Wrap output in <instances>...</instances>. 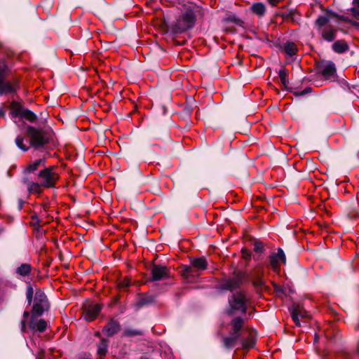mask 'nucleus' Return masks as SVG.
<instances>
[{
    "instance_id": "cd10ccee",
    "label": "nucleus",
    "mask_w": 359,
    "mask_h": 359,
    "mask_svg": "<svg viewBox=\"0 0 359 359\" xmlns=\"http://www.w3.org/2000/svg\"><path fill=\"white\" fill-rule=\"evenodd\" d=\"M45 162L46 161L44 158L36 159L29 165L27 170L29 171H34L37 170L39 167L44 165Z\"/></svg>"
},
{
    "instance_id": "2f4dec72",
    "label": "nucleus",
    "mask_w": 359,
    "mask_h": 359,
    "mask_svg": "<svg viewBox=\"0 0 359 359\" xmlns=\"http://www.w3.org/2000/svg\"><path fill=\"white\" fill-rule=\"evenodd\" d=\"M29 316V311H25L23 313V319L20 322L21 327L20 330L22 333H25L26 330V322L25 320Z\"/></svg>"
},
{
    "instance_id": "c756f323",
    "label": "nucleus",
    "mask_w": 359,
    "mask_h": 359,
    "mask_svg": "<svg viewBox=\"0 0 359 359\" xmlns=\"http://www.w3.org/2000/svg\"><path fill=\"white\" fill-rule=\"evenodd\" d=\"M25 138L22 136H18L15 139V144L17 147L23 151H27L29 149L27 146L23 144Z\"/></svg>"
},
{
    "instance_id": "6ab92c4d",
    "label": "nucleus",
    "mask_w": 359,
    "mask_h": 359,
    "mask_svg": "<svg viewBox=\"0 0 359 359\" xmlns=\"http://www.w3.org/2000/svg\"><path fill=\"white\" fill-rule=\"evenodd\" d=\"M332 49L335 53H343L348 50V46L346 41L339 40L332 44Z\"/></svg>"
},
{
    "instance_id": "4468645a",
    "label": "nucleus",
    "mask_w": 359,
    "mask_h": 359,
    "mask_svg": "<svg viewBox=\"0 0 359 359\" xmlns=\"http://www.w3.org/2000/svg\"><path fill=\"white\" fill-rule=\"evenodd\" d=\"M321 37L328 42L333 41L336 38L337 29L331 26L318 30Z\"/></svg>"
},
{
    "instance_id": "6e6552de",
    "label": "nucleus",
    "mask_w": 359,
    "mask_h": 359,
    "mask_svg": "<svg viewBox=\"0 0 359 359\" xmlns=\"http://www.w3.org/2000/svg\"><path fill=\"white\" fill-rule=\"evenodd\" d=\"M269 264L271 269L276 273L280 271V263H286V257L283 250L279 248L276 253H272L269 257Z\"/></svg>"
},
{
    "instance_id": "1a4fd4ad",
    "label": "nucleus",
    "mask_w": 359,
    "mask_h": 359,
    "mask_svg": "<svg viewBox=\"0 0 359 359\" xmlns=\"http://www.w3.org/2000/svg\"><path fill=\"white\" fill-rule=\"evenodd\" d=\"M289 311L293 321L297 326L300 325V318H306L309 317L308 312L301 305L297 304H293L289 308Z\"/></svg>"
},
{
    "instance_id": "bb28decb",
    "label": "nucleus",
    "mask_w": 359,
    "mask_h": 359,
    "mask_svg": "<svg viewBox=\"0 0 359 359\" xmlns=\"http://www.w3.org/2000/svg\"><path fill=\"white\" fill-rule=\"evenodd\" d=\"M31 265L29 264H22L20 266H18L15 269L16 273L22 276H25L28 275L31 272Z\"/></svg>"
},
{
    "instance_id": "e433bc0d",
    "label": "nucleus",
    "mask_w": 359,
    "mask_h": 359,
    "mask_svg": "<svg viewBox=\"0 0 359 359\" xmlns=\"http://www.w3.org/2000/svg\"><path fill=\"white\" fill-rule=\"evenodd\" d=\"M242 254L243 257L246 259H250L251 257L250 253L245 249L242 250Z\"/></svg>"
},
{
    "instance_id": "a19ab883",
    "label": "nucleus",
    "mask_w": 359,
    "mask_h": 359,
    "mask_svg": "<svg viewBox=\"0 0 359 359\" xmlns=\"http://www.w3.org/2000/svg\"><path fill=\"white\" fill-rule=\"evenodd\" d=\"M353 7H356L359 8V0H353Z\"/></svg>"
},
{
    "instance_id": "5701e85b",
    "label": "nucleus",
    "mask_w": 359,
    "mask_h": 359,
    "mask_svg": "<svg viewBox=\"0 0 359 359\" xmlns=\"http://www.w3.org/2000/svg\"><path fill=\"white\" fill-rule=\"evenodd\" d=\"M41 187H42V185H41V183L39 182H31L27 184V190L29 194H37V195L40 194L42 191Z\"/></svg>"
},
{
    "instance_id": "4c0bfd02",
    "label": "nucleus",
    "mask_w": 359,
    "mask_h": 359,
    "mask_svg": "<svg viewBox=\"0 0 359 359\" xmlns=\"http://www.w3.org/2000/svg\"><path fill=\"white\" fill-rule=\"evenodd\" d=\"M151 301L149 300H147L146 298H142L141 299V300L139 302L138 304L140 306H143L146 304H148L149 302H150Z\"/></svg>"
},
{
    "instance_id": "ddd939ff",
    "label": "nucleus",
    "mask_w": 359,
    "mask_h": 359,
    "mask_svg": "<svg viewBox=\"0 0 359 359\" xmlns=\"http://www.w3.org/2000/svg\"><path fill=\"white\" fill-rule=\"evenodd\" d=\"M319 70L324 77L328 79L335 74L336 67L334 62L329 61L319 66Z\"/></svg>"
},
{
    "instance_id": "393cba45",
    "label": "nucleus",
    "mask_w": 359,
    "mask_h": 359,
    "mask_svg": "<svg viewBox=\"0 0 359 359\" xmlns=\"http://www.w3.org/2000/svg\"><path fill=\"white\" fill-rule=\"evenodd\" d=\"M109 341L106 339H102L97 347V355L102 358L107 352Z\"/></svg>"
},
{
    "instance_id": "39448f33",
    "label": "nucleus",
    "mask_w": 359,
    "mask_h": 359,
    "mask_svg": "<svg viewBox=\"0 0 359 359\" xmlns=\"http://www.w3.org/2000/svg\"><path fill=\"white\" fill-rule=\"evenodd\" d=\"M26 134L30 138V144L34 147L43 146L48 141L45 133L41 129L31 126L27 127Z\"/></svg>"
},
{
    "instance_id": "412c9836",
    "label": "nucleus",
    "mask_w": 359,
    "mask_h": 359,
    "mask_svg": "<svg viewBox=\"0 0 359 359\" xmlns=\"http://www.w3.org/2000/svg\"><path fill=\"white\" fill-rule=\"evenodd\" d=\"M239 285V280L236 278H230L225 280L221 284V288L223 290H231L236 288Z\"/></svg>"
},
{
    "instance_id": "f704fd0d",
    "label": "nucleus",
    "mask_w": 359,
    "mask_h": 359,
    "mask_svg": "<svg viewBox=\"0 0 359 359\" xmlns=\"http://www.w3.org/2000/svg\"><path fill=\"white\" fill-rule=\"evenodd\" d=\"M184 271L187 275H189L191 276H194L195 271H194V268L192 266V265L184 266Z\"/></svg>"
},
{
    "instance_id": "423d86ee",
    "label": "nucleus",
    "mask_w": 359,
    "mask_h": 359,
    "mask_svg": "<svg viewBox=\"0 0 359 359\" xmlns=\"http://www.w3.org/2000/svg\"><path fill=\"white\" fill-rule=\"evenodd\" d=\"M48 308V302L46 295L41 290L36 291L32 307L33 315L40 316Z\"/></svg>"
},
{
    "instance_id": "2eb2a0df",
    "label": "nucleus",
    "mask_w": 359,
    "mask_h": 359,
    "mask_svg": "<svg viewBox=\"0 0 359 359\" xmlns=\"http://www.w3.org/2000/svg\"><path fill=\"white\" fill-rule=\"evenodd\" d=\"M334 16L332 12L327 11L324 14L320 15L316 20V26L317 29H321L326 27V25L330 22L331 19Z\"/></svg>"
},
{
    "instance_id": "79ce46f5",
    "label": "nucleus",
    "mask_w": 359,
    "mask_h": 359,
    "mask_svg": "<svg viewBox=\"0 0 359 359\" xmlns=\"http://www.w3.org/2000/svg\"><path fill=\"white\" fill-rule=\"evenodd\" d=\"M22 208V203H20L18 206V209L21 210Z\"/></svg>"
},
{
    "instance_id": "dca6fc26",
    "label": "nucleus",
    "mask_w": 359,
    "mask_h": 359,
    "mask_svg": "<svg viewBox=\"0 0 359 359\" xmlns=\"http://www.w3.org/2000/svg\"><path fill=\"white\" fill-rule=\"evenodd\" d=\"M120 330V325L118 322L115 320L109 321L104 327L103 331L108 336H113L116 334Z\"/></svg>"
},
{
    "instance_id": "f3484780",
    "label": "nucleus",
    "mask_w": 359,
    "mask_h": 359,
    "mask_svg": "<svg viewBox=\"0 0 359 359\" xmlns=\"http://www.w3.org/2000/svg\"><path fill=\"white\" fill-rule=\"evenodd\" d=\"M191 264L197 271H204L208 266V262L204 257L191 259Z\"/></svg>"
},
{
    "instance_id": "f257e3e1",
    "label": "nucleus",
    "mask_w": 359,
    "mask_h": 359,
    "mask_svg": "<svg viewBox=\"0 0 359 359\" xmlns=\"http://www.w3.org/2000/svg\"><path fill=\"white\" fill-rule=\"evenodd\" d=\"M196 11L195 8H186L177 18L175 25V29L177 32L182 33L193 28L196 24Z\"/></svg>"
},
{
    "instance_id": "ea45409f",
    "label": "nucleus",
    "mask_w": 359,
    "mask_h": 359,
    "mask_svg": "<svg viewBox=\"0 0 359 359\" xmlns=\"http://www.w3.org/2000/svg\"><path fill=\"white\" fill-rule=\"evenodd\" d=\"M278 1L279 0H268L269 3L273 6H275L278 4Z\"/></svg>"
},
{
    "instance_id": "c9c22d12",
    "label": "nucleus",
    "mask_w": 359,
    "mask_h": 359,
    "mask_svg": "<svg viewBox=\"0 0 359 359\" xmlns=\"http://www.w3.org/2000/svg\"><path fill=\"white\" fill-rule=\"evenodd\" d=\"M350 12L354 18L359 20V8H358L352 7L350 9Z\"/></svg>"
},
{
    "instance_id": "37998d69",
    "label": "nucleus",
    "mask_w": 359,
    "mask_h": 359,
    "mask_svg": "<svg viewBox=\"0 0 359 359\" xmlns=\"http://www.w3.org/2000/svg\"><path fill=\"white\" fill-rule=\"evenodd\" d=\"M4 113L2 111H0V115L4 116Z\"/></svg>"
},
{
    "instance_id": "aec40b11",
    "label": "nucleus",
    "mask_w": 359,
    "mask_h": 359,
    "mask_svg": "<svg viewBox=\"0 0 359 359\" xmlns=\"http://www.w3.org/2000/svg\"><path fill=\"white\" fill-rule=\"evenodd\" d=\"M240 339L241 341L242 346L246 348L252 347L255 344V338L252 332H250L247 337H245L242 334Z\"/></svg>"
},
{
    "instance_id": "9b49d317",
    "label": "nucleus",
    "mask_w": 359,
    "mask_h": 359,
    "mask_svg": "<svg viewBox=\"0 0 359 359\" xmlns=\"http://www.w3.org/2000/svg\"><path fill=\"white\" fill-rule=\"evenodd\" d=\"M101 311V306L100 305L95 304H90L86 309H85L84 312V318L87 321H92L100 313Z\"/></svg>"
},
{
    "instance_id": "0eeeda50",
    "label": "nucleus",
    "mask_w": 359,
    "mask_h": 359,
    "mask_svg": "<svg viewBox=\"0 0 359 359\" xmlns=\"http://www.w3.org/2000/svg\"><path fill=\"white\" fill-rule=\"evenodd\" d=\"M13 116L15 118V122L20 126V122L25 119L34 123L37 118L36 115L29 109H16L12 111Z\"/></svg>"
},
{
    "instance_id": "7ed1b4c3",
    "label": "nucleus",
    "mask_w": 359,
    "mask_h": 359,
    "mask_svg": "<svg viewBox=\"0 0 359 359\" xmlns=\"http://www.w3.org/2000/svg\"><path fill=\"white\" fill-rule=\"evenodd\" d=\"M248 299L245 294L242 292L233 293L229 299V309L228 313L233 314L236 312L245 313Z\"/></svg>"
},
{
    "instance_id": "a211bd4d",
    "label": "nucleus",
    "mask_w": 359,
    "mask_h": 359,
    "mask_svg": "<svg viewBox=\"0 0 359 359\" xmlns=\"http://www.w3.org/2000/svg\"><path fill=\"white\" fill-rule=\"evenodd\" d=\"M240 337H241L238 335L232 334V333L230 332V335L229 337H226L223 339V344L224 347L226 348H231L234 347Z\"/></svg>"
},
{
    "instance_id": "c85d7f7f",
    "label": "nucleus",
    "mask_w": 359,
    "mask_h": 359,
    "mask_svg": "<svg viewBox=\"0 0 359 359\" xmlns=\"http://www.w3.org/2000/svg\"><path fill=\"white\" fill-rule=\"evenodd\" d=\"M278 76L280 77L281 83L284 86H286L289 83L288 79H287V76H288L287 71L284 68L280 69L278 72Z\"/></svg>"
},
{
    "instance_id": "20e7f679",
    "label": "nucleus",
    "mask_w": 359,
    "mask_h": 359,
    "mask_svg": "<svg viewBox=\"0 0 359 359\" xmlns=\"http://www.w3.org/2000/svg\"><path fill=\"white\" fill-rule=\"evenodd\" d=\"M8 71V68L5 60L0 59V95L15 93L18 88L17 81L11 83L5 81Z\"/></svg>"
},
{
    "instance_id": "473e14b6",
    "label": "nucleus",
    "mask_w": 359,
    "mask_h": 359,
    "mask_svg": "<svg viewBox=\"0 0 359 359\" xmlns=\"http://www.w3.org/2000/svg\"><path fill=\"white\" fill-rule=\"evenodd\" d=\"M34 290L31 285H29L27 288L26 291V297L28 302V304H31L32 302V297H33Z\"/></svg>"
},
{
    "instance_id": "9d476101",
    "label": "nucleus",
    "mask_w": 359,
    "mask_h": 359,
    "mask_svg": "<svg viewBox=\"0 0 359 359\" xmlns=\"http://www.w3.org/2000/svg\"><path fill=\"white\" fill-rule=\"evenodd\" d=\"M151 280L158 281L169 277V271L165 266L154 265L151 270Z\"/></svg>"
},
{
    "instance_id": "f8f14e48",
    "label": "nucleus",
    "mask_w": 359,
    "mask_h": 359,
    "mask_svg": "<svg viewBox=\"0 0 359 359\" xmlns=\"http://www.w3.org/2000/svg\"><path fill=\"white\" fill-rule=\"evenodd\" d=\"M231 330L232 334H237L241 337L243 333L244 320L241 317H236L231 320Z\"/></svg>"
},
{
    "instance_id": "7c9ffc66",
    "label": "nucleus",
    "mask_w": 359,
    "mask_h": 359,
    "mask_svg": "<svg viewBox=\"0 0 359 359\" xmlns=\"http://www.w3.org/2000/svg\"><path fill=\"white\" fill-rule=\"evenodd\" d=\"M254 250L257 253H262L264 250V243L261 241H256L254 243Z\"/></svg>"
},
{
    "instance_id": "72a5a7b5",
    "label": "nucleus",
    "mask_w": 359,
    "mask_h": 359,
    "mask_svg": "<svg viewBox=\"0 0 359 359\" xmlns=\"http://www.w3.org/2000/svg\"><path fill=\"white\" fill-rule=\"evenodd\" d=\"M125 334L127 336H137L142 335V332L138 330L127 329L125 330Z\"/></svg>"
},
{
    "instance_id": "a18cd8bd",
    "label": "nucleus",
    "mask_w": 359,
    "mask_h": 359,
    "mask_svg": "<svg viewBox=\"0 0 359 359\" xmlns=\"http://www.w3.org/2000/svg\"><path fill=\"white\" fill-rule=\"evenodd\" d=\"M233 20H234L235 22L239 21V20H236V19H234Z\"/></svg>"
},
{
    "instance_id": "a878e982",
    "label": "nucleus",
    "mask_w": 359,
    "mask_h": 359,
    "mask_svg": "<svg viewBox=\"0 0 359 359\" xmlns=\"http://www.w3.org/2000/svg\"><path fill=\"white\" fill-rule=\"evenodd\" d=\"M251 10L254 13L259 16L264 15L266 12L265 5L260 2L253 4L251 6Z\"/></svg>"
},
{
    "instance_id": "c03bdc74",
    "label": "nucleus",
    "mask_w": 359,
    "mask_h": 359,
    "mask_svg": "<svg viewBox=\"0 0 359 359\" xmlns=\"http://www.w3.org/2000/svg\"><path fill=\"white\" fill-rule=\"evenodd\" d=\"M249 204H250V206L254 207V206L252 205H253V203H249Z\"/></svg>"
},
{
    "instance_id": "58836bf2",
    "label": "nucleus",
    "mask_w": 359,
    "mask_h": 359,
    "mask_svg": "<svg viewBox=\"0 0 359 359\" xmlns=\"http://www.w3.org/2000/svg\"><path fill=\"white\" fill-rule=\"evenodd\" d=\"M130 281L128 280H125L123 281H122V283H121V286L123 287H127L130 285Z\"/></svg>"
},
{
    "instance_id": "b1692460",
    "label": "nucleus",
    "mask_w": 359,
    "mask_h": 359,
    "mask_svg": "<svg viewBox=\"0 0 359 359\" xmlns=\"http://www.w3.org/2000/svg\"><path fill=\"white\" fill-rule=\"evenodd\" d=\"M284 52L288 56H294L296 55L297 48L295 43L292 42H287L283 47Z\"/></svg>"
},
{
    "instance_id": "f03ea898",
    "label": "nucleus",
    "mask_w": 359,
    "mask_h": 359,
    "mask_svg": "<svg viewBox=\"0 0 359 359\" xmlns=\"http://www.w3.org/2000/svg\"><path fill=\"white\" fill-rule=\"evenodd\" d=\"M59 179V174L56 172V168L53 166L44 168L38 174V180L43 187H55L57 181Z\"/></svg>"
},
{
    "instance_id": "4be33fe9",
    "label": "nucleus",
    "mask_w": 359,
    "mask_h": 359,
    "mask_svg": "<svg viewBox=\"0 0 359 359\" xmlns=\"http://www.w3.org/2000/svg\"><path fill=\"white\" fill-rule=\"evenodd\" d=\"M29 327L31 329L34 330H38L39 332H43V331L46 330V327H47V324H46V322L43 320V319H41L39 320V321L37 322H34L32 319L29 323Z\"/></svg>"
}]
</instances>
